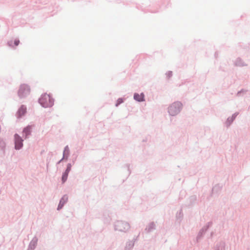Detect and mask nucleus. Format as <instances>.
<instances>
[{"instance_id": "f257e3e1", "label": "nucleus", "mask_w": 250, "mask_h": 250, "mask_svg": "<svg viewBox=\"0 0 250 250\" xmlns=\"http://www.w3.org/2000/svg\"><path fill=\"white\" fill-rule=\"evenodd\" d=\"M39 103L44 108L51 107L54 105V99L50 94L44 93L38 100Z\"/></svg>"}, {"instance_id": "f03ea898", "label": "nucleus", "mask_w": 250, "mask_h": 250, "mask_svg": "<svg viewBox=\"0 0 250 250\" xmlns=\"http://www.w3.org/2000/svg\"><path fill=\"white\" fill-rule=\"evenodd\" d=\"M182 108L183 104L181 102H174L168 107L167 112L170 116H175L180 113Z\"/></svg>"}, {"instance_id": "7ed1b4c3", "label": "nucleus", "mask_w": 250, "mask_h": 250, "mask_svg": "<svg viewBox=\"0 0 250 250\" xmlns=\"http://www.w3.org/2000/svg\"><path fill=\"white\" fill-rule=\"evenodd\" d=\"M113 226L114 230L125 233L127 232L130 228V226L128 222L122 220L115 221Z\"/></svg>"}, {"instance_id": "20e7f679", "label": "nucleus", "mask_w": 250, "mask_h": 250, "mask_svg": "<svg viewBox=\"0 0 250 250\" xmlns=\"http://www.w3.org/2000/svg\"><path fill=\"white\" fill-rule=\"evenodd\" d=\"M30 92L29 86L26 84H21L18 90V96L20 98H25L28 96Z\"/></svg>"}, {"instance_id": "39448f33", "label": "nucleus", "mask_w": 250, "mask_h": 250, "mask_svg": "<svg viewBox=\"0 0 250 250\" xmlns=\"http://www.w3.org/2000/svg\"><path fill=\"white\" fill-rule=\"evenodd\" d=\"M14 144L15 149L16 150H20L23 147V140L22 138L17 133L14 134Z\"/></svg>"}, {"instance_id": "423d86ee", "label": "nucleus", "mask_w": 250, "mask_h": 250, "mask_svg": "<svg viewBox=\"0 0 250 250\" xmlns=\"http://www.w3.org/2000/svg\"><path fill=\"white\" fill-rule=\"evenodd\" d=\"M212 223L211 222H209L206 226L203 227L202 229L200 230L196 239V242L197 243L201 240L206 232L207 231L209 227L212 225Z\"/></svg>"}, {"instance_id": "0eeeda50", "label": "nucleus", "mask_w": 250, "mask_h": 250, "mask_svg": "<svg viewBox=\"0 0 250 250\" xmlns=\"http://www.w3.org/2000/svg\"><path fill=\"white\" fill-rule=\"evenodd\" d=\"M72 165L70 163H68L67 165L65 171L62 173V183H64L67 179L68 176V174L71 169Z\"/></svg>"}, {"instance_id": "6e6552de", "label": "nucleus", "mask_w": 250, "mask_h": 250, "mask_svg": "<svg viewBox=\"0 0 250 250\" xmlns=\"http://www.w3.org/2000/svg\"><path fill=\"white\" fill-rule=\"evenodd\" d=\"M239 115L238 112H236L232 115L231 116L229 117L225 123V125L227 128H229L233 121L235 120L236 117Z\"/></svg>"}, {"instance_id": "1a4fd4ad", "label": "nucleus", "mask_w": 250, "mask_h": 250, "mask_svg": "<svg viewBox=\"0 0 250 250\" xmlns=\"http://www.w3.org/2000/svg\"><path fill=\"white\" fill-rule=\"evenodd\" d=\"M32 132V126L28 125L24 127L22 130L23 137L25 139H28L29 138Z\"/></svg>"}, {"instance_id": "9d476101", "label": "nucleus", "mask_w": 250, "mask_h": 250, "mask_svg": "<svg viewBox=\"0 0 250 250\" xmlns=\"http://www.w3.org/2000/svg\"><path fill=\"white\" fill-rule=\"evenodd\" d=\"M68 199V197L67 195H66V194L64 195L61 198L60 202H59V204L57 207L58 210H60L63 208L64 204L67 202Z\"/></svg>"}, {"instance_id": "9b49d317", "label": "nucleus", "mask_w": 250, "mask_h": 250, "mask_svg": "<svg viewBox=\"0 0 250 250\" xmlns=\"http://www.w3.org/2000/svg\"><path fill=\"white\" fill-rule=\"evenodd\" d=\"M38 240L37 237L34 236L29 243L27 250H34L37 245Z\"/></svg>"}, {"instance_id": "f8f14e48", "label": "nucleus", "mask_w": 250, "mask_h": 250, "mask_svg": "<svg viewBox=\"0 0 250 250\" xmlns=\"http://www.w3.org/2000/svg\"><path fill=\"white\" fill-rule=\"evenodd\" d=\"M137 237H134L132 240H128L126 242L125 250H132L134 246L135 242L137 241Z\"/></svg>"}, {"instance_id": "ddd939ff", "label": "nucleus", "mask_w": 250, "mask_h": 250, "mask_svg": "<svg viewBox=\"0 0 250 250\" xmlns=\"http://www.w3.org/2000/svg\"><path fill=\"white\" fill-rule=\"evenodd\" d=\"M26 112V107L24 105H21L20 107L19 108L17 112V115L18 118H21L23 115H24Z\"/></svg>"}, {"instance_id": "4468645a", "label": "nucleus", "mask_w": 250, "mask_h": 250, "mask_svg": "<svg viewBox=\"0 0 250 250\" xmlns=\"http://www.w3.org/2000/svg\"><path fill=\"white\" fill-rule=\"evenodd\" d=\"M156 229V226L154 222H150L146 227L145 230L147 233H150L152 231L155 230Z\"/></svg>"}, {"instance_id": "2eb2a0df", "label": "nucleus", "mask_w": 250, "mask_h": 250, "mask_svg": "<svg viewBox=\"0 0 250 250\" xmlns=\"http://www.w3.org/2000/svg\"><path fill=\"white\" fill-rule=\"evenodd\" d=\"M133 98L135 101L138 102H142L145 101V95L143 92L140 94L135 93L134 94Z\"/></svg>"}, {"instance_id": "dca6fc26", "label": "nucleus", "mask_w": 250, "mask_h": 250, "mask_svg": "<svg viewBox=\"0 0 250 250\" xmlns=\"http://www.w3.org/2000/svg\"><path fill=\"white\" fill-rule=\"evenodd\" d=\"M234 64L236 66L243 67L247 66L244 61L240 57L237 58L234 61Z\"/></svg>"}, {"instance_id": "f3484780", "label": "nucleus", "mask_w": 250, "mask_h": 250, "mask_svg": "<svg viewBox=\"0 0 250 250\" xmlns=\"http://www.w3.org/2000/svg\"><path fill=\"white\" fill-rule=\"evenodd\" d=\"M225 247V243L222 241L216 243L214 247V250H223Z\"/></svg>"}, {"instance_id": "a211bd4d", "label": "nucleus", "mask_w": 250, "mask_h": 250, "mask_svg": "<svg viewBox=\"0 0 250 250\" xmlns=\"http://www.w3.org/2000/svg\"><path fill=\"white\" fill-rule=\"evenodd\" d=\"M6 144L4 141L0 138V151H2L3 154H5Z\"/></svg>"}, {"instance_id": "6ab92c4d", "label": "nucleus", "mask_w": 250, "mask_h": 250, "mask_svg": "<svg viewBox=\"0 0 250 250\" xmlns=\"http://www.w3.org/2000/svg\"><path fill=\"white\" fill-rule=\"evenodd\" d=\"M222 189V187L219 185H216L212 188V194L219 193Z\"/></svg>"}, {"instance_id": "aec40b11", "label": "nucleus", "mask_w": 250, "mask_h": 250, "mask_svg": "<svg viewBox=\"0 0 250 250\" xmlns=\"http://www.w3.org/2000/svg\"><path fill=\"white\" fill-rule=\"evenodd\" d=\"M19 43H20V41L19 40H15L14 41V42H13L12 41H9L7 42L8 46H9L10 47H13L14 46L13 44H14L15 46H18L19 44Z\"/></svg>"}, {"instance_id": "412c9836", "label": "nucleus", "mask_w": 250, "mask_h": 250, "mask_svg": "<svg viewBox=\"0 0 250 250\" xmlns=\"http://www.w3.org/2000/svg\"><path fill=\"white\" fill-rule=\"evenodd\" d=\"M69 155V149L68 146H65L63 152V156L66 157V159H67Z\"/></svg>"}, {"instance_id": "4be33fe9", "label": "nucleus", "mask_w": 250, "mask_h": 250, "mask_svg": "<svg viewBox=\"0 0 250 250\" xmlns=\"http://www.w3.org/2000/svg\"><path fill=\"white\" fill-rule=\"evenodd\" d=\"M248 91V90L245 89H242L241 90L237 92L236 94V96L241 97L243 96L244 94H245Z\"/></svg>"}, {"instance_id": "5701e85b", "label": "nucleus", "mask_w": 250, "mask_h": 250, "mask_svg": "<svg viewBox=\"0 0 250 250\" xmlns=\"http://www.w3.org/2000/svg\"><path fill=\"white\" fill-rule=\"evenodd\" d=\"M197 200V196L195 195H192L190 196L189 198V200L190 202V205H192L195 203V201Z\"/></svg>"}, {"instance_id": "b1692460", "label": "nucleus", "mask_w": 250, "mask_h": 250, "mask_svg": "<svg viewBox=\"0 0 250 250\" xmlns=\"http://www.w3.org/2000/svg\"><path fill=\"white\" fill-rule=\"evenodd\" d=\"M124 99L122 98H120L118 99V100L116 101V103L115 104V106L116 107L118 106L120 104H122L124 102Z\"/></svg>"}, {"instance_id": "393cba45", "label": "nucleus", "mask_w": 250, "mask_h": 250, "mask_svg": "<svg viewBox=\"0 0 250 250\" xmlns=\"http://www.w3.org/2000/svg\"><path fill=\"white\" fill-rule=\"evenodd\" d=\"M166 75L167 76V77L168 79H169L172 76V72L171 71H168L166 73Z\"/></svg>"}, {"instance_id": "a878e982", "label": "nucleus", "mask_w": 250, "mask_h": 250, "mask_svg": "<svg viewBox=\"0 0 250 250\" xmlns=\"http://www.w3.org/2000/svg\"><path fill=\"white\" fill-rule=\"evenodd\" d=\"M182 216H183L182 210L180 209V210L177 213L176 217H177V218H178V217H182Z\"/></svg>"}, {"instance_id": "bb28decb", "label": "nucleus", "mask_w": 250, "mask_h": 250, "mask_svg": "<svg viewBox=\"0 0 250 250\" xmlns=\"http://www.w3.org/2000/svg\"><path fill=\"white\" fill-rule=\"evenodd\" d=\"M64 160H67V159H66V157L65 156H63L62 158L58 162L57 164H59L60 163H61L63 161V160H64Z\"/></svg>"}, {"instance_id": "cd10ccee", "label": "nucleus", "mask_w": 250, "mask_h": 250, "mask_svg": "<svg viewBox=\"0 0 250 250\" xmlns=\"http://www.w3.org/2000/svg\"><path fill=\"white\" fill-rule=\"evenodd\" d=\"M215 55L217 56V54H216V53H215Z\"/></svg>"}, {"instance_id": "c85d7f7f", "label": "nucleus", "mask_w": 250, "mask_h": 250, "mask_svg": "<svg viewBox=\"0 0 250 250\" xmlns=\"http://www.w3.org/2000/svg\"><path fill=\"white\" fill-rule=\"evenodd\" d=\"M215 55L217 56V54H216V53H215Z\"/></svg>"}]
</instances>
